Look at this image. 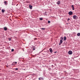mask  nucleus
Here are the masks:
<instances>
[{"label": "nucleus", "instance_id": "nucleus-21", "mask_svg": "<svg viewBox=\"0 0 80 80\" xmlns=\"http://www.w3.org/2000/svg\"><path fill=\"white\" fill-rule=\"evenodd\" d=\"M18 70V68H15V70Z\"/></svg>", "mask_w": 80, "mask_h": 80}, {"label": "nucleus", "instance_id": "nucleus-7", "mask_svg": "<svg viewBox=\"0 0 80 80\" xmlns=\"http://www.w3.org/2000/svg\"><path fill=\"white\" fill-rule=\"evenodd\" d=\"M17 62H14L12 63V64H13V65H16V64H17Z\"/></svg>", "mask_w": 80, "mask_h": 80}, {"label": "nucleus", "instance_id": "nucleus-24", "mask_svg": "<svg viewBox=\"0 0 80 80\" xmlns=\"http://www.w3.org/2000/svg\"><path fill=\"white\" fill-rule=\"evenodd\" d=\"M35 48H33V50H35Z\"/></svg>", "mask_w": 80, "mask_h": 80}, {"label": "nucleus", "instance_id": "nucleus-8", "mask_svg": "<svg viewBox=\"0 0 80 80\" xmlns=\"http://www.w3.org/2000/svg\"><path fill=\"white\" fill-rule=\"evenodd\" d=\"M32 6H31V5H29V7L30 8V9H32Z\"/></svg>", "mask_w": 80, "mask_h": 80}, {"label": "nucleus", "instance_id": "nucleus-26", "mask_svg": "<svg viewBox=\"0 0 80 80\" xmlns=\"http://www.w3.org/2000/svg\"><path fill=\"white\" fill-rule=\"evenodd\" d=\"M54 53H57V52H54Z\"/></svg>", "mask_w": 80, "mask_h": 80}, {"label": "nucleus", "instance_id": "nucleus-17", "mask_svg": "<svg viewBox=\"0 0 80 80\" xmlns=\"http://www.w3.org/2000/svg\"><path fill=\"white\" fill-rule=\"evenodd\" d=\"M14 51V49H12L11 50V52H13Z\"/></svg>", "mask_w": 80, "mask_h": 80}, {"label": "nucleus", "instance_id": "nucleus-9", "mask_svg": "<svg viewBox=\"0 0 80 80\" xmlns=\"http://www.w3.org/2000/svg\"><path fill=\"white\" fill-rule=\"evenodd\" d=\"M4 30H7V28L6 27H5L4 28Z\"/></svg>", "mask_w": 80, "mask_h": 80}, {"label": "nucleus", "instance_id": "nucleus-18", "mask_svg": "<svg viewBox=\"0 0 80 80\" xmlns=\"http://www.w3.org/2000/svg\"><path fill=\"white\" fill-rule=\"evenodd\" d=\"M72 10H75V8H74V7L72 8Z\"/></svg>", "mask_w": 80, "mask_h": 80}, {"label": "nucleus", "instance_id": "nucleus-20", "mask_svg": "<svg viewBox=\"0 0 80 80\" xmlns=\"http://www.w3.org/2000/svg\"><path fill=\"white\" fill-rule=\"evenodd\" d=\"M71 7L72 8H73L74 7V6H73V5H72V6H71Z\"/></svg>", "mask_w": 80, "mask_h": 80}, {"label": "nucleus", "instance_id": "nucleus-13", "mask_svg": "<svg viewBox=\"0 0 80 80\" xmlns=\"http://www.w3.org/2000/svg\"><path fill=\"white\" fill-rule=\"evenodd\" d=\"M42 30H45V28H41Z\"/></svg>", "mask_w": 80, "mask_h": 80}, {"label": "nucleus", "instance_id": "nucleus-1", "mask_svg": "<svg viewBox=\"0 0 80 80\" xmlns=\"http://www.w3.org/2000/svg\"><path fill=\"white\" fill-rule=\"evenodd\" d=\"M73 18L74 20H77L78 19V17L76 15H74Z\"/></svg>", "mask_w": 80, "mask_h": 80}, {"label": "nucleus", "instance_id": "nucleus-12", "mask_svg": "<svg viewBox=\"0 0 80 80\" xmlns=\"http://www.w3.org/2000/svg\"><path fill=\"white\" fill-rule=\"evenodd\" d=\"M77 36H78V37H79V36H80V33H78L77 34Z\"/></svg>", "mask_w": 80, "mask_h": 80}, {"label": "nucleus", "instance_id": "nucleus-10", "mask_svg": "<svg viewBox=\"0 0 80 80\" xmlns=\"http://www.w3.org/2000/svg\"><path fill=\"white\" fill-rule=\"evenodd\" d=\"M67 40V38L66 37L64 36V41H65V40Z\"/></svg>", "mask_w": 80, "mask_h": 80}, {"label": "nucleus", "instance_id": "nucleus-4", "mask_svg": "<svg viewBox=\"0 0 80 80\" xmlns=\"http://www.w3.org/2000/svg\"><path fill=\"white\" fill-rule=\"evenodd\" d=\"M69 15H71L73 14V12L72 11H70V12H69Z\"/></svg>", "mask_w": 80, "mask_h": 80}, {"label": "nucleus", "instance_id": "nucleus-19", "mask_svg": "<svg viewBox=\"0 0 80 80\" xmlns=\"http://www.w3.org/2000/svg\"><path fill=\"white\" fill-rule=\"evenodd\" d=\"M9 41H10L11 40V38H8Z\"/></svg>", "mask_w": 80, "mask_h": 80}, {"label": "nucleus", "instance_id": "nucleus-15", "mask_svg": "<svg viewBox=\"0 0 80 80\" xmlns=\"http://www.w3.org/2000/svg\"><path fill=\"white\" fill-rule=\"evenodd\" d=\"M4 2L5 4H6L7 3V2L6 1H5Z\"/></svg>", "mask_w": 80, "mask_h": 80}, {"label": "nucleus", "instance_id": "nucleus-5", "mask_svg": "<svg viewBox=\"0 0 80 80\" xmlns=\"http://www.w3.org/2000/svg\"><path fill=\"white\" fill-rule=\"evenodd\" d=\"M57 4H58V5H60V1H58L57 2Z\"/></svg>", "mask_w": 80, "mask_h": 80}, {"label": "nucleus", "instance_id": "nucleus-2", "mask_svg": "<svg viewBox=\"0 0 80 80\" xmlns=\"http://www.w3.org/2000/svg\"><path fill=\"white\" fill-rule=\"evenodd\" d=\"M68 54H69V55H72V51H69L68 52Z\"/></svg>", "mask_w": 80, "mask_h": 80}, {"label": "nucleus", "instance_id": "nucleus-22", "mask_svg": "<svg viewBox=\"0 0 80 80\" xmlns=\"http://www.w3.org/2000/svg\"><path fill=\"white\" fill-rule=\"evenodd\" d=\"M50 23V21H48V23Z\"/></svg>", "mask_w": 80, "mask_h": 80}, {"label": "nucleus", "instance_id": "nucleus-23", "mask_svg": "<svg viewBox=\"0 0 80 80\" xmlns=\"http://www.w3.org/2000/svg\"><path fill=\"white\" fill-rule=\"evenodd\" d=\"M69 20H70V19L69 18H68V19H67V21H69Z\"/></svg>", "mask_w": 80, "mask_h": 80}, {"label": "nucleus", "instance_id": "nucleus-16", "mask_svg": "<svg viewBox=\"0 0 80 80\" xmlns=\"http://www.w3.org/2000/svg\"><path fill=\"white\" fill-rule=\"evenodd\" d=\"M40 20H43V18H40Z\"/></svg>", "mask_w": 80, "mask_h": 80}, {"label": "nucleus", "instance_id": "nucleus-25", "mask_svg": "<svg viewBox=\"0 0 80 80\" xmlns=\"http://www.w3.org/2000/svg\"><path fill=\"white\" fill-rule=\"evenodd\" d=\"M40 79H41L40 78H39V80H40Z\"/></svg>", "mask_w": 80, "mask_h": 80}, {"label": "nucleus", "instance_id": "nucleus-27", "mask_svg": "<svg viewBox=\"0 0 80 80\" xmlns=\"http://www.w3.org/2000/svg\"><path fill=\"white\" fill-rule=\"evenodd\" d=\"M1 10V9H0V10Z\"/></svg>", "mask_w": 80, "mask_h": 80}, {"label": "nucleus", "instance_id": "nucleus-11", "mask_svg": "<svg viewBox=\"0 0 80 80\" xmlns=\"http://www.w3.org/2000/svg\"><path fill=\"white\" fill-rule=\"evenodd\" d=\"M2 13H4V12H5V10L4 9H2Z\"/></svg>", "mask_w": 80, "mask_h": 80}, {"label": "nucleus", "instance_id": "nucleus-3", "mask_svg": "<svg viewBox=\"0 0 80 80\" xmlns=\"http://www.w3.org/2000/svg\"><path fill=\"white\" fill-rule=\"evenodd\" d=\"M62 42H63V41L62 40L60 39V43H59V45H61V44H62Z\"/></svg>", "mask_w": 80, "mask_h": 80}, {"label": "nucleus", "instance_id": "nucleus-6", "mask_svg": "<svg viewBox=\"0 0 80 80\" xmlns=\"http://www.w3.org/2000/svg\"><path fill=\"white\" fill-rule=\"evenodd\" d=\"M49 50H50V52H51V53H52V52H53V51H52V48H50L49 49Z\"/></svg>", "mask_w": 80, "mask_h": 80}, {"label": "nucleus", "instance_id": "nucleus-14", "mask_svg": "<svg viewBox=\"0 0 80 80\" xmlns=\"http://www.w3.org/2000/svg\"><path fill=\"white\" fill-rule=\"evenodd\" d=\"M60 39L61 40H62L63 39V37H61L60 38Z\"/></svg>", "mask_w": 80, "mask_h": 80}]
</instances>
